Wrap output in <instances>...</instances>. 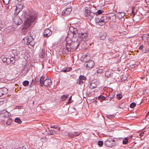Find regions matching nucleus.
<instances>
[{
	"instance_id": "nucleus-1",
	"label": "nucleus",
	"mask_w": 149,
	"mask_h": 149,
	"mask_svg": "<svg viewBox=\"0 0 149 149\" xmlns=\"http://www.w3.org/2000/svg\"><path fill=\"white\" fill-rule=\"evenodd\" d=\"M26 19L24 23V25L22 31L24 35H25L28 31L29 27L31 22H33L36 18V14L34 10L29 11L26 14Z\"/></svg>"
},
{
	"instance_id": "nucleus-2",
	"label": "nucleus",
	"mask_w": 149,
	"mask_h": 149,
	"mask_svg": "<svg viewBox=\"0 0 149 149\" xmlns=\"http://www.w3.org/2000/svg\"><path fill=\"white\" fill-rule=\"evenodd\" d=\"M69 33H72V37L79 38L80 40V41H83L84 42H86L88 40V33H81L79 31H78L76 28H74L73 27L70 28V31L68 32Z\"/></svg>"
},
{
	"instance_id": "nucleus-3",
	"label": "nucleus",
	"mask_w": 149,
	"mask_h": 149,
	"mask_svg": "<svg viewBox=\"0 0 149 149\" xmlns=\"http://www.w3.org/2000/svg\"><path fill=\"white\" fill-rule=\"evenodd\" d=\"M70 40L66 41L65 44L66 50L68 51H72L75 50L79 47L80 43V40L77 38H76L75 40Z\"/></svg>"
},
{
	"instance_id": "nucleus-4",
	"label": "nucleus",
	"mask_w": 149,
	"mask_h": 149,
	"mask_svg": "<svg viewBox=\"0 0 149 149\" xmlns=\"http://www.w3.org/2000/svg\"><path fill=\"white\" fill-rule=\"evenodd\" d=\"M24 40L25 42V43L27 45H29L30 47H32L35 44L33 38L30 36L27 37L25 38Z\"/></svg>"
},
{
	"instance_id": "nucleus-5",
	"label": "nucleus",
	"mask_w": 149,
	"mask_h": 149,
	"mask_svg": "<svg viewBox=\"0 0 149 149\" xmlns=\"http://www.w3.org/2000/svg\"><path fill=\"white\" fill-rule=\"evenodd\" d=\"M88 8H85L84 14L85 17L90 20H91L95 15V14L91 12L89 10H88Z\"/></svg>"
},
{
	"instance_id": "nucleus-6",
	"label": "nucleus",
	"mask_w": 149,
	"mask_h": 149,
	"mask_svg": "<svg viewBox=\"0 0 149 149\" xmlns=\"http://www.w3.org/2000/svg\"><path fill=\"white\" fill-rule=\"evenodd\" d=\"M0 115L1 116L3 120H5V118H7L9 116V113L5 110H3L0 111Z\"/></svg>"
},
{
	"instance_id": "nucleus-7",
	"label": "nucleus",
	"mask_w": 149,
	"mask_h": 149,
	"mask_svg": "<svg viewBox=\"0 0 149 149\" xmlns=\"http://www.w3.org/2000/svg\"><path fill=\"white\" fill-rule=\"evenodd\" d=\"M85 62L84 65L86 66L88 69L92 68L94 65V63L92 60H86Z\"/></svg>"
},
{
	"instance_id": "nucleus-8",
	"label": "nucleus",
	"mask_w": 149,
	"mask_h": 149,
	"mask_svg": "<svg viewBox=\"0 0 149 149\" xmlns=\"http://www.w3.org/2000/svg\"><path fill=\"white\" fill-rule=\"evenodd\" d=\"M23 4L20 2H18L16 5V8L15 10V13L18 14L23 8Z\"/></svg>"
},
{
	"instance_id": "nucleus-9",
	"label": "nucleus",
	"mask_w": 149,
	"mask_h": 149,
	"mask_svg": "<svg viewBox=\"0 0 149 149\" xmlns=\"http://www.w3.org/2000/svg\"><path fill=\"white\" fill-rule=\"evenodd\" d=\"M115 140L113 139L107 140L104 143L105 145L107 147H111L114 145Z\"/></svg>"
},
{
	"instance_id": "nucleus-10",
	"label": "nucleus",
	"mask_w": 149,
	"mask_h": 149,
	"mask_svg": "<svg viewBox=\"0 0 149 149\" xmlns=\"http://www.w3.org/2000/svg\"><path fill=\"white\" fill-rule=\"evenodd\" d=\"M13 22L15 24L17 25H20L22 23V20L19 17H15L13 19Z\"/></svg>"
},
{
	"instance_id": "nucleus-11",
	"label": "nucleus",
	"mask_w": 149,
	"mask_h": 149,
	"mask_svg": "<svg viewBox=\"0 0 149 149\" xmlns=\"http://www.w3.org/2000/svg\"><path fill=\"white\" fill-rule=\"evenodd\" d=\"M81 132H78L75 131L73 132H70L68 133V136L70 138H74V137L78 136L80 134Z\"/></svg>"
},
{
	"instance_id": "nucleus-12",
	"label": "nucleus",
	"mask_w": 149,
	"mask_h": 149,
	"mask_svg": "<svg viewBox=\"0 0 149 149\" xmlns=\"http://www.w3.org/2000/svg\"><path fill=\"white\" fill-rule=\"evenodd\" d=\"M52 34V32L51 30L49 29H46L45 31L43 36L45 37H49Z\"/></svg>"
},
{
	"instance_id": "nucleus-13",
	"label": "nucleus",
	"mask_w": 149,
	"mask_h": 149,
	"mask_svg": "<svg viewBox=\"0 0 149 149\" xmlns=\"http://www.w3.org/2000/svg\"><path fill=\"white\" fill-rule=\"evenodd\" d=\"M72 9L70 8H67L65 10L63 11L62 15L67 16L70 13Z\"/></svg>"
},
{
	"instance_id": "nucleus-14",
	"label": "nucleus",
	"mask_w": 149,
	"mask_h": 149,
	"mask_svg": "<svg viewBox=\"0 0 149 149\" xmlns=\"http://www.w3.org/2000/svg\"><path fill=\"white\" fill-rule=\"evenodd\" d=\"M52 81L51 79H46L44 81L42 84V86L44 85L45 86H50L52 83Z\"/></svg>"
},
{
	"instance_id": "nucleus-15",
	"label": "nucleus",
	"mask_w": 149,
	"mask_h": 149,
	"mask_svg": "<svg viewBox=\"0 0 149 149\" xmlns=\"http://www.w3.org/2000/svg\"><path fill=\"white\" fill-rule=\"evenodd\" d=\"M125 14L124 12L118 13L117 14L118 18L119 19H121L125 16Z\"/></svg>"
},
{
	"instance_id": "nucleus-16",
	"label": "nucleus",
	"mask_w": 149,
	"mask_h": 149,
	"mask_svg": "<svg viewBox=\"0 0 149 149\" xmlns=\"http://www.w3.org/2000/svg\"><path fill=\"white\" fill-rule=\"evenodd\" d=\"M0 90L1 91V96L4 95L8 93V90L6 88H0Z\"/></svg>"
},
{
	"instance_id": "nucleus-17",
	"label": "nucleus",
	"mask_w": 149,
	"mask_h": 149,
	"mask_svg": "<svg viewBox=\"0 0 149 149\" xmlns=\"http://www.w3.org/2000/svg\"><path fill=\"white\" fill-rule=\"evenodd\" d=\"M104 17L103 16L99 19L100 22L99 24V25H103L105 24V22L104 21Z\"/></svg>"
},
{
	"instance_id": "nucleus-18",
	"label": "nucleus",
	"mask_w": 149,
	"mask_h": 149,
	"mask_svg": "<svg viewBox=\"0 0 149 149\" xmlns=\"http://www.w3.org/2000/svg\"><path fill=\"white\" fill-rule=\"evenodd\" d=\"M107 34L106 33L104 32L101 34L100 36V39L101 40H104L107 36Z\"/></svg>"
},
{
	"instance_id": "nucleus-19",
	"label": "nucleus",
	"mask_w": 149,
	"mask_h": 149,
	"mask_svg": "<svg viewBox=\"0 0 149 149\" xmlns=\"http://www.w3.org/2000/svg\"><path fill=\"white\" fill-rule=\"evenodd\" d=\"M45 52L44 51L42 50V51L40 52L39 54V56L41 58H43L45 56Z\"/></svg>"
},
{
	"instance_id": "nucleus-20",
	"label": "nucleus",
	"mask_w": 149,
	"mask_h": 149,
	"mask_svg": "<svg viewBox=\"0 0 149 149\" xmlns=\"http://www.w3.org/2000/svg\"><path fill=\"white\" fill-rule=\"evenodd\" d=\"M109 19L111 20L112 21L114 22L116 19V16L115 15L113 14V15L110 16Z\"/></svg>"
},
{
	"instance_id": "nucleus-21",
	"label": "nucleus",
	"mask_w": 149,
	"mask_h": 149,
	"mask_svg": "<svg viewBox=\"0 0 149 149\" xmlns=\"http://www.w3.org/2000/svg\"><path fill=\"white\" fill-rule=\"evenodd\" d=\"M90 87L91 88L93 89L97 87V85L95 83L92 82L90 85Z\"/></svg>"
},
{
	"instance_id": "nucleus-22",
	"label": "nucleus",
	"mask_w": 149,
	"mask_h": 149,
	"mask_svg": "<svg viewBox=\"0 0 149 149\" xmlns=\"http://www.w3.org/2000/svg\"><path fill=\"white\" fill-rule=\"evenodd\" d=\"M105 76L109 78L112 76V74L111 72L109 71H107L105 73Z\"/></svg>"
},
{
	"instance_id": "nucleus-23",
	"label": "nucleus",
	"mask_w": 149,
	"mask_h": 149,
	"mask_svg": "<svg viewBox=\"0 0 149 149\" xmlns=\"http://www.w3.org/2000/svg\"><path fill=\"white\" fill-rule=\"evenodd\" d=\"M69 96V95L68 94H66V95H64L62 96L61 98V100L63 101H65L66 99L68 98Z\"/></svg>"
},
{
	"instance_id": "nucleus-24",
	"label": "nucleus",
	"mask_w": 149,
	"mask_h": 149,
	"mask_svg": "<svg viewBox=\"0 0 149 149\" xmlns=\"http://www.w3.org/2000/svg\"><path fill=\"white\" fill-rule=\"evenodd\" d=\"M44 77L43 76H42L40 79V85L41 86H42V84L44 81Z\"/></svg>"
},
{
	"instance_id": "nucleus-25",
	"label": "nucleus",
	"mask_w": 149,
	"mask_h": 149,
	"mask_svg": "<svg viewBox=\"0 0 149 149\" xmlns=\"http://www.w3.org/2000/svg\"><path fill=\"white\" fill-rule=\"evenodd\" d=\"M51 128H54V129H56L58 131H59L60 130V128L59 127H58L56 125H52L51 127Z\"/></svg>"
},
{
	"instance_id": "nucleus-26",
	"label": "nucleus",
	"mask_w": 149,
	"mask_h": 149,
	"mask_svg": "<svg viewBox=\"0 0 149 149\" xmlns=\"http://www.w3.org/2000/svg\"><path fill=\"white\" fill-rule=\"evenodd\" d=\"M72 68H65V69L63 70H62L61 71L64 72H67L70 71V70Z\"/></svg>"
},
{
	"instance_id": "nucleus-27",
	"label": "nucleus",
	"mask_w": 149,
	"mask_h": 149,
	"mask_svg": "<svg viewBox=\"0 0 149 149\" xmlns=\"http://www.w3.org/2000/svg\"><path fill=\"white\" fill-rule=\"evenodd\" d=\"M104 12V11L102 10H99L97 11L95 13L96 15L97 16L103 13Z\"/></svg>"
},
{
	"instance_id": "nucleus-28",
	"label": "nucleus",
	"mask_w": 149,
	"mask_h": 149,
	"mask_svg": "<svg viewBox=\"0 0 149 149\" xmlns=\"http://www.w3.org/2000/svg\"><path fill=\"white\" fill-rule=\"evenodd\" d=\"M128 142V139L127 138H125L123 140V143L124 144H126Z\"/></svg>"
},
{
	"instance_id": "nucleus-29",
	"label": "nucleus",
	"mask_w": 149,
	"mask_h": 149,
	"mask_svg": "<svg viewBox=\"0 0 149 149\" xmlns=\"http://www.w3.org/2000/svg\"><path fill=\"white\" fill-rule=\"evenodd\" d=\"M15 121L18 123H22V121L20 118H16L15 119Z\"/></svg>"
},
{
	"instance_id": "nucleus-30",
	"label": "nucleus",
	"mask_w": 149,
	"mask_h": 149,
	"mask_svg": "<svg viewBox=\"0 0 149 149\" xmlns=\"http://www.w3.org/2000/svg\"><path fill=\"white\" fill-rule=\"evenodd\" d=\"M12 122V120L10 118H8L7 120L6 123L7 125H10Z\"/></svg>"
},
{
	"instance_id": "nucleus-31",
	"label": "nucleus",
	"mask_w": 149,
	"mask_h": 149,
	"mask_svg": "<svg viewBox=\"0 0 149 149\" xmlns=\"http://www.w3.org/2000/svg\"><path fill=\"white\" fill-rule=\"evenodd\" d=\"M84 83V82L82 80H81L79 79H78L77 82V84H78L81 85H82Z\"/></svg>"
},
{
	"instance_id": "nucleus-32",
	"label": "nucleus",
	"mask_w": 149,
	"mask_h": 149,
	"mask_svg": "<svg viewBox=\"0 0 149 149\" xmlns=\"http://www.w3.org/2000/svg\"><path fill=\"white\" fill-rule=\"evenodd\" d=\"M29 82L28 81H23V84L24 86H26L29 85Z\"/></svg>"
},
{
	"instance_id": "nucleus-33",
	"label": "nucleus",
	"mask_w": 149,
	"mask_h": 149,
	"mask_svg": "<svg viewBox=\"0 0 149 149\" xmlns=\"http://www.w3.org/2000/svg\"><path fill=\"white\" fill-rule=\"evenodd\" d=\"M99 100H105V97L102 95H100L98 97Z\"/></svg>"
},
{
	"instance_id": "nucleus-34",
	"label": "nucleus",
	"mask_w": 149,
	"mask_h": 149,
	"mask_svg": "<svg viewBox=\"0 0 149 149\" xmlns=\"http://www.w3.org/2000/svg\"><path fill=\"white\" fill-rule=\"evenodd\" d=\"M84 57V60L85 62H86V60H90V57L88 55H85Z\"/></svg>"
},
{
	"instance_id": "nucleus-35",
	"label": "nucleus",
	"mask_w": 149,
	"mask_h": 149,
	"mask_svg": "<svg viewBox=\"0 0 149 149\" xmlns=\"http://www.w3.org/2000/svg\"><path fill=\"white\" fill-rule=\"evenodd\" d=\"M106 117L109 119H111V118L114 117H115V116L113 114L107 115Z\"/></svg>"
},
{
	"instance_id": "nucleus-36",
	"label": "nucleus",
	"mask_w": 149,
	"mask_h": 149,
	"mask_svg": "<svg viewBox=\"0 0 149 149\" xmlns=\"http://www.w3.org/2000/svg\"><path fill=\"white\" fill-rule=\"evenodd\" d=\"M136 103L135 102H132L130 105V107L131 108H134L136 106Z\"/></svg>"
},
{
	"instance_id": "nucleus-37",
	"label": "nucleus",
	"mask_w": 149,
	"mask_h": 149,
	"mask_svg": "<svg viewBox=\"0 0 149 149\" xmlns=\"http://www.w3.org/2000/svg\"><path fill=\"white\" fill-rule=\"evenodd\" d=\"M39 81V79L38 78H36L34 79H33L32 81V83H34V82H36L37 83H38Z\"/></svg>"
},
{
	"instance_id": "nucleus-38",
	"label": "nucleus",
	"mask_w": 149,
	"mask_h": 149,
	"mask_svg": "<svg viewBox=\"0 0 149 149\" xmlns=\"http://www.w3.org/2000/svg\"><path fill=\"white\" fill-rule=\"evenodd\" d=\"M108 41L111 43L113 44L114 42V40L111 38H109L108 39Z\"/></svg>"
},
{
	"instance_id": "nucleus-39",
	"label": "nucleus",
	"mask_w": 149,
	"mask_h": 149,
	"mask_svg": "<svg viewBox=\"0 0 149 149\" xmlns=\"http://www.w3.org/2000/svg\"><path fill=\"white\" fill-rule=\"evenodd\" d=\"M97 144L99 146L101 147L103 145V142L102 141H98Z\"/></svg>"
},
{
	"instance_id": "nucleus-40",
	"label": "nucleus",
	"mask_w": 149,
	"mask_h": 149,
	"mask_svg": "<svg viewBox=\"0 0 149 149\" xmlns=\"http://www.w3.org/2000/svg\"><path fill=\"white\" fill-rule=\"evenodd\" d=\"M86 79V77L82 75H81L79 77V79L82 80H85Z\"/></svg>"
},
{
	"instance_id": "nucleus-41",
	"label": "nucleus",
	"mask_w": 149,
	"mask_h": 149,
	"mask_svg": "<svg viewBox=\"0 0 149 149\" xmlns=\"http://www.w3.org/2000/svg\"><path fill=\"white\" fill-rule=\"evenodd\" d=\"M116 96H117V98L118 100H120L121 99V97H122V95L121 94H118Z\"/></svg>"
},
{
	"instance_id": "nucleus-42",
	"label": "nucleus",
	"mask_w": 149,
	"mask_h": 149,
	"mask_svg": "<svg viewBox=\"0 0 149 149\" xmlns=\"http://www.w3.org/2000/svg\"><path fill=\"white\" fill-rule=\"evenodd\" d=\"M99 18L96 17L95 19V22L96 23H98L99 24L100 20H99Z\"/></svg>"
},
{
	"instance_id": "nucleus-43",
	"label": "nucleus",
	"mask_w": 149,
	"mask_h": 149,
	"mask_svg": "<svg viewBox=\"0 0 149 149\" xmlns=\"http://www.w3.org/2000/svg\"><path fill=\"white\" fill-rule=\"evenodd\" d=\"M3 2L6 4H8L9 2V0H3Z\"/></svg>"
},
{
	"instance_id": "nucleus-44",
	"label": "nucleus",
	"mask_w": 149,
	"mask_h": 149,
	"mask_svg": "<svg viewBox=\"0 0 149 149\" xmlns=\"http://www.w3.org/2000/svg\"><path fill=\"white\" fill-rule=\"evenodd\" d=\"M127 79V78L126 77H123L121 79V81H123L125 80H126Z\"/></svg>"
},
{
	"instance_id": "nucleus-45",
	"label": "nucleus",
	"mask_w": 149,
	"mask_h": 149,
	"mask_svg": "<svg viewBox=\"0 0 149 149\" xmlns=\"http://www.w3.org/2000/svg\"><path fill=\"white\" fill-rule=\"evenodd\" d=\"M7 60V58L5 57L3 58L2 59V61L3 62H6Z\"/></svg>"
},
{
	"instance_id": "nucleus-46",
	"label": "nucleus",
	"mask_w": 149,
	"mask_h": 149,
	"mask_svg": "<svg viewBox=\"0 0 149 149\" xmlns=\"http://www.w3.org/2000/svg\"><path fill=\"white\" fill-rule=\"evenodd\" d=\"M144 47V46L143 45H142L140 46L139 48V49L140 50H142Z\"/></svg>"
},
{
	"instance_id": "nucleus-47",
	"label": "nucleus",
	"mask_w": 149,
	"mask_h": 149,
	"mask_svg": "<svg viewBox=\"0 0 149 149\" xmlns=\"http://www.w3.org/2000/svg\"><path fill=\"white\" fill-rule=\"evenodd\" d=\"M103 70L102 69H99L97 70V72L98 73H102Z\"/></svg>"
},
{
	"instance_id": "nucleus-48",
	"label": "nucleus",
	"mask_w": 149,
	"mask_h": 149,
	"mask_svg": "<svg viewBox=\"0 0 149 149\" xmlns=\"http://www.w3.org/2000/svg\"><path fill=\"white\" fill-rule=\"evenodd\" d=\"M23 107L22 106H17L15 107V109H21Z\"/></svg>"
},
{
	"instance_id": "nucleus-49",
	"label": "nucleus",
	"mask_w": 149,
	"mask_h": 149,
	"mask_svg": "<svg viewBox=\"0 0 149 149\" xmlns=\"http://www.w3.org/2000/svg\"><path fill=\"white\" fill-rule=\"evenodd\" d=\"M108 97H105V100H108V102H110L111 100H110L109 98H108Z\"/></svg>"
},
{
	"instance_id": "nucleus-50",
	"label": "nucleus",
	"mask_w": 149,
	"mask_h": 149,
	"mask_svg": "<svg viewBox=\"0 0 149 149\" xmlns=\"http://www.w3.org/2000/svg\"><path fill=\"white\" fill-rule=\"evenodd\" d=\"M51 131H52V132H53L55 134H56V131H57V130H54V129H53V130H51Z\"/></svg>"
},
{
	"instance_id": "nucleus-51",
	"label": "nucleus",
	"mask_w": 149,
	"mask_h": 149,
	"mask_svg": "<svg viewBox=\"0 0 149 149\" xmlns=\"http://www.w3.org/2000/svg\"><path fill=\"white\" fill-rule=\"evenodd\" d=\"M144 134V132H143L140 133L139 134V135L141 137L142 136H143Z\"/></svg>"
},
{
	"instance_id": "nucleus-52",
	"label": "nucleus",
	"mask_w": 149,
	"mask_h": 149,
	"mask_svg": "<svg viewBox=\"0 0 149 149\" xmlns=\"http://www.w3.org/2000/svg\"><path fill=\"white\" fill-rule=\"evenodd\" d=\"M71 99H72V96H71L69 98V102L68 103H71L72 102L70 101L71 100Z\"/></svg>"
},
{
	"instance_id": "nucleus-53",
	"label": "nucleus",
	"mask_w": 149,
	"mask_h": 149,
	"mask_svg": "<svg viewBox=\"0 0 149 149\" xmlns=\"http://www.w3.org/2000/svg\"><path fill=\"white\" fill-rule=\"evenodd\" d=\"M114 97L113 95H112L111 96H110V97H108V98H109L110 100H111L112 99H113V98Z\"/></svg>"
},
{
	"instance_id": "nucleus-54",
	"label": "nucleus",
	"mask_w": 149,
	"mask_h": 149,
	"mask_svg": "<svg viewBox=\"0 0 149 149\" xmlns=\"http://www.w3.org/2000/svg\"><path fill=\"white\" fill-rule=\"evenodd\" d=\"M135 8V7H133V10H132V13L134 14V15H135V13L134 12V9Z\"/></svg>"
},
{
	"instance_id": "nucleus-55",
	"label": "nucleus",
	"mask_w": 149,
	"mask_h": 149,
	"mask_svg": "<svg viewBox=\"0 0 149 149\" xmlns=\"http://www.w3.org/2000/svg\"><path fill=\"white\" fill-rule=\"evenodd\" d=\"M132 68H134L135 67V65L134 64L131 65Z\"/></svg>"
},
{
	"instance_id": "nucleus-56",
	"label": "nucleus",
	"mask_w": 149,
	"mask_h": 149,
	"mask_svg": "<svg viewBox=\"0 0 149 149\" xmlns=\"http://www.w3.org/2000/svg\"><path fill=\"white\" fill-rule=\"evenodd\" d=\"M54 134V133L53 132H50V135H53V134Z\"/></svg>"
},
{
	"instance_id": "nucleus-57",
	"label": "nucleus",
	"mask_w": 149,
	"mask_h": 149,
	"mask_svg": "<svg viewBox=\"0 0 149 149\" xmlns=\"http://www.w3.org/2000/svg\"><path fill=\"white\" fill-rule=\"evenodd\" d=\"M149 115V111H148V112L146 114V116H148Z\"/></svg>"
},
{
	"instance_id": "nucleus-58",
	"label": "nucleus",
	"mask_w": 149,
	"mask_h": 149,
	"mask_svg": "<svg viewBox=\"0 0 149 149\" xmlns=\"http://www.w3.org/2000/svg\"><path fill=\"white\" fill-rule=\"evenodd\" d=\"M94 102H95L96 103V102H97V101H96V100H94L93 101Z\"/></svg>"
},
{
	"instance_id": "nucleus-59",
	"label": "nucleus",
	"mask_w": 149,
	"mask_h": 149,
	"mask_svg": "<svg viewBox=\"0 0 149 149\" xmlns=\"http://www.w3.org/2000/svg\"><path fill=\"white\" fill-rule=\"evenodd\" d=\"M10 61L11 62H13V60H11V59H10Z\"/></svg>"
},
{
	"instance_id": "nucleus-60",
	"label": "nucleus",
	"mask_w": 149,
	"mask_h": 149,
	"mask_svg": "<svg viewBox=\"0 0 149 149\" xmlns=\"http://www.w3.org/2000/svg\"><path fill=\"white\" fill-rule=\"evenodd\" d=\"M148 36L149 35V34H148Z\"/></svg>"
}]
</instances>
